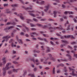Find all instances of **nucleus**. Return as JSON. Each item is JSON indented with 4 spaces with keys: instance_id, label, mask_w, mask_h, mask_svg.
I'll return each mask as SVG.
<instances>
[{
    "instance_id": "1",
    "label": "nucleus",
    "mask_w": 77,
    "mask_h": 77,
    "mask_svg": "<svg viewBox=\"0 0 77 77\" xmlns=\"http://www.w3.org/2000/svg\"><path fill=\"white\" fill-rule=\"evenodd\" d=\"M69 70L70 71H72V73H70V75H72V76H76L77 77V74H75L74 73L75 71V69H72L71 67H69Z\"/></svg>"
},
{
    "instance_id": "2",
    "label": "nucleus",
    "mask_w": 77,
    "mask_h": 77,
    "mask_svg": "<svg viewBox=\"0 0 77 77\" xmlns=\"http://www.w3.org/2000/svg\"><path fill=\"white\" fill-rule=\"evenodd\" d=\"M33 2H35L37 4H40V5H43L45 3V2L44 1L41 0H33Z\"/></svg>"
},
{
    "instance_id": "3",
    "label": "nucleus",
    "mask_w": 77,
    "mask_h": 77,
    "mask_svg": "<svg viewBox=\"0 0 77 77\" xmlns=\"http://www.w3.org/2000/svg\"><path fill=\"white\" fill-rule=\"evenodd\" d=\"M48 56L49 57H47V59L46 60H47L48 59H50L51 60H53L54 61H55V59L53 57H52V55L51 54H48Z\"/></svg>"
},
{
    "instance_id": "4",
    "label": "nucleus",
    "mask_w": 77,
    "mask_h": 77,
    "mask_svg": "<svg viewBox=\"0 0 77 77\" xmlns=\"http://www.w3.org/2000/svg\"><path fill=\"white\" fill-rule=\"evenodd\" d=\"M44 8L45 9L48 10L49 9V8H52V6H51V5L48 4V5L45 6Z\"/></svg>"
},
{
    "instance_id": "5",
    "label": "nucleus",
    "mask_w": 77,
    "mask_h": 77,
    "mask_svg": "<svg viewBox=\"0 0 77 77\" xmlns=\"http://www.w3.org/2000/svg\"><path fill=\"white\" fill-rule=\"evenodd\" d=\"M65 38H71L72 39H75V38L74 37L73 35H65L64 36Z\"/></svg>"
},
{
    "instance_id": "6",
    "label": "nucleus",
    "mask_w": 77,
    "mask_h": 77,
    "mask_svg": "<svg viewBox=\"0 0 77 77\" xmlns=\"http://www.w3.org/2000/svg\"><path fill=\"white\" fill-rule=\"evenodd\" d=\"M66 56L68 57V60H69L71 61V60H72V57H71V55L69 54H67L66 55Z\"/></svg>"
},
{
    "instance_id": "7",
    "label": "nucleus",
    "mask_w": 77,
    "mask_h": 77,
    "mask_svg": "<svg viewBox=\"0 0 77 77\" xmlns=\"http://www.w3.org/2000/svg\"><path fill=\"white\" fill-rule=\"evenodd\" d=\"M54 30H56V29H58V30H63V28H62V27H54Z\"/></svg>"
},
{
    "instance_id": "8",
    "label": "nucleus",
    "mask_w": 77,
    "mask_h": 77,
    "mask_svg": "<svg viewBox=\"0 0 77 77\" xmlns=\"http://www.w3.org/2000/svg\"><path fill=\"white\" fill-rule=\"evenodd\" d=\"M38 39H40V40H41V41H44V40L45 42H48V40H47L46 38L44 39V38H40V37H38Z\"/></svg>"
},
{
    "instance_id": "9",
    "label": "nucleus",
    "mask_w": 77,
    "mask_h": 77,
    "mask_svg": "<svg viewBox=\"0 0 77 77\" xmlns=\"http://www.w3.org/2000/svg\"><path fill=\"white\" fill-rule=\"evenodd\" d=\"M22 8H23L24 9H25L26 10H30V9H32V7L30 8V7H28L27 8H26L24 7V6H22Z\"/></svg>"
},
{
    "instance_id": "10",
    "label": "nucleus",
    "mask_w": 77,
    "mask_h": 77,
    "mask_svg": "<svg viewBox=\"0 0 77 77\" xmlns=\"http://www.w3.org/2000/svg\"><path fill=\"white\" fill-rule=\"evenodd\" d=\"M10 68V67H7V66H6L5 68H3V69L5 71H6V70H8Z\"/></svg>"
},
{
    "instance_id": "11",
    "label": "nucleus",
    "mask_w": 77,
    "mask_h": 77,
    "mask_svg": "<svg viewBox=\"0 0 77 77\" xmlns=\"http://www.w3.org/2000/svg\"><path fill=\"white\" fill-rule=\"evenodd\" d=\"M18 41L19 42V43L20 44H23V42L22 40L21 39H19Z\"/></svg>"
},
{
    "instance_id": "12",
    "label": "nucleus",
    "mask_w": 77,
    "mask_h": 77,
    "mask_svg": "<svg viewBox=\"0 0 77 77\" xmlns=\"http://www.w3.org/2000/svg\"><path fill=\"white\" fill-rule=\"evenodd\" d=\"M47 50L46 51V53H48L50 51V49L49 47H47Z\"/></svg>"
},
{
    "instance_id": "13",
    "label": "nucleus",
    "mask_w": 77,
    "mask_h": 77,
    "mask_svg": "<svg viewBox=\"0 0 77 77\" xmlns=\"http://www.w3.org/2000/svg\"><path fill=\"white\" fill-rule=\"evenodd\" d=\"M14 26H11L8 27L7 28V29H8V30H9V29L11 30V29H14Z\"/></svg>"
},
{
    "instance_id": "14",
    "label": "nucleus",
    "mask_w": 77,
    "mask_h": 77,
    "mask_svg": "<svg viewBox=\"0 0 77 77\" xmlns=\"http://www.w3.org/2000/svg\"><path fill=\"white\" fill-rule=\"evenodd\" d=\"M3 63L4 65H5V64L6 63V60H5V58H3Z\"/></svg>"
},
{
    "instance_id": "15",
    "label": "nucleus",
    "mask_w": 77,
    "mask_h": 77,
    "mask_svg": "<svg viewBox=\"0 0 77 77\" xmlns=\"http://www.w3.org/2000/svg\"><path fill=\"white\" fill-rule=\"evenodd\" d=\"M3 72L2 75L3 76H5L6 74V71L3 69Z\"/></svg>"
},
{
    "instance_id": "16",
    "label": "nucleus",
    "mask_w": 77,
    "mask_h": 77,
    "mask_svg": "<svg viewBox=\"0 0 77 77\" xmlns=\"http://www.w3.org/2000/svg\"><path fill=\"white\" fill-rule=\"evenodd\" d=\"M11 38V36L8 35L5 37H3V38H7L8 39H9V38Z\"/></svg>"
},
{
    "instance_id": "17",
    "label": "nucleus",
    "mask_w": 77,
    "mask_h": 77,
    "mask_svg": "<svg viewBox=\"0 0 77 77\" xmlns=\"http://www.w3.org/2000/svg\"><path fill=\"white\" fill-rule=\"evenodd\" d=\"M62 42L63 43H65L66 44H68V42H67L66 41H64L63 40H61Z\"/></svg>"
},
{
    "instance_id": "18",
    "label": "nucleus",
    "mask_w": 77,
    "mask_h": 77,
    "mask_svg": "<svg viewBox=\"0 0 77 77\" xmlns=\"http://www.w3.org/2000/svg\"><path fill=\"white\" fill-rule=\"evenodd\" d=\"M26 20V23L28 24H29V23H30V22H31V20L30 19H27Z\"/></svg>"
},
{
    "instance_id": "19",
    "label": "nucleus",
    "mask_w": 77,
    "mask_h": 77,
    "mask_svg": "<svg viewBox=\"0 0 77 77\" xmlns=\"http://www.w3.org/2000/svg\"><path fill=\"white\" fill-rule=\"evenodd\" d=\"M36 26H38L39 27H43V25L42 24H40L39 23H36Z\"/></svg>"
},
{
    "instance_id": "20",
    "label": "nucleus",
    "mask_w": 77,
    "mask_h": 77,
    "mask_svg": "<svg viewBox=\"0 0 77 77\" xmlns=\"http://www.w3.org/2000/svg\"><path fill=\"white\" fill-rule=\"evenodd\" d=\"M70 25H69L67 26V30H70L71 29L70 28Z\"/></svg>"
},
{
    "instance_id": "21",
    "label": "nucleus",
    "mask_w": 77,
    "mask_h": 77,
    "mask_svg": "<svg viewBox=\"0 0 77 77\" xmlns=\"http://www.w3.org/2000/svg\"><path fill=\"white\" fill-rule=\"evenodd\" d=\"M31 34H32V35H36V36H38V35H39V34H37L36 33V32H32L31 33Z\"/></svg>"
},
{
    "instance_id": "22",
    "label": "nucleus",
    "mask_w": 77,
    "mask_h": 77,
    "mask_svg": "<svg viewBox=\"0 0 77 77\" xmlns=\"http://www.w3.org/2000/svg\"><path fill=\"white\" fill-rule=\"evenodd\" d=\"M61 60L63 62H67L68 61V59H61Z\"/></svg>"
},
{
    "instance_id": "23",
    "label": "nucleus",
    "mask_w": 77,
    "mask_h": 77,
    "mask_svg": "<svg viewBox=\"0 0 77 77\" xmlns=\"http://www.w3.org/2000/svg\"><path fill=\"white\" fill-rule=\"evenodd\" d=\"M22 25L23 26H24V27H25V29L27 30V31H29V29L27 27H26V26H25V25L24 24H22Z\"/></svg>"
},
{
    "instance_id": "24",
    "label": "nucleus",
    "mask_w": 77,
    "mask_h": 77,
    "mask_svg": "<svg viewBox=\"0 0 77 77\" xmlns=\"http://www.w3.org/2000/svg\"><path fill=\"white\" fill-rule=\"evenodd\" d=\"M11 6L13 8H15V7H17V6H18V5L17 4H14L12 5Z\"/></svg>"
},
{
    "instance_id": "25",
    "label": "nucleus",
    "mask_w": 77,
    "mask_h": 77,
    "mask_svg": "<svg viewBox=\"0 0 77 77\" xmlns=\"http://www.w3.org/2000/svg\"><path fill=\"white\" fill-rule=\"evenodd\" d=\"M42 28H43V29H45L46 28H48V26L45 25H44V26H43H43H42Z\"/></svg>"
},
{
    "instance_id": "26",
    "label": "nucleus",
    "mask_w": 77,
    "mask_h": 77,
    "mask_svg": "<svg viewBox=\"0 0 77 77\" xmlns=\"http://www.w3.org/2000/svg\"><path fill=\"white\" fill-rule=\"evenodd\" d=\"M20 19H21V20H23L24 19V17L23 16V15L22 14L20 16Z\"/></svg>"
},
{
    "instance_id": "27",
    "label": "nucleus",
    "mask_w": 77,
    "mask_h": 77,
    "mask_svg": "<svg viewBox=\"0 0 77 77\" xmlns=\"http://www.w3.org/2000/svg\"><path fill=\"white\" fill-rule=\"evenodd\" d=\"M12 72H13V71H12V70H10L8 72V73L9 74H11Z\"/></svg>"
},
{
    "instance_id": "28",
    "label": "nucleus",
    "mask_w": 77,
    "mask_h": 77,
    "mask_svg": "<svg viewBox=\"0 0 77 77\" xmlns=\"http://www.w3.org/2000/svg\"><path fill=\"white\" fill-rule=\"evenodd\" d=\"M27 74V71H25L24 72V73L23 75V77H25V75Z\"/></svg>"
},
{
    "instance_id": "29",
    "label": "nucleus",
    "mask_w": 77,
    "mask_h": 77,
    "mask_svg": "<svg viewBox=\"0 0 77 77\" xmlns=\"http://www.w3.org/2000/svg\"><path fill=\"white\" fill-rule=\"evenodd\" d=\"M34 53H40V51H36V50H35L34 51Z\"/></svg>"
},
{
    "instance_id": "30",
    "label": "nucleus",
    "mask_w": 77,
    "mask_h": 77,
    "mask_svg": "<svg viewBox=\"0 0 77 77\" xmlns=\"http://www.w3.org/2000/svg\"><path fill=\"white\" fill-rule=\"evenodd\" d=\"M30 25H31V27H35L36 26V25L32 23H30Z\"/></svg>"
},
{
    "instance_id": "31",
    "label": "nucleus",
    "mask_w": 77,
    "mask_h": 77,
    "mask_svg": "<svg viewBox=\"0 0 77 77\" xmlns=\"http://www.w3.org/2000/svg\"><path fill=\"white\" fill-rule=\"evenodd\" d=\"M18 69H13V72H18L17 71H18Z\"/></svg>"
},
{
    "instance_id": "32",
    "label": "nucleus",
    "mask_w": 77,
    "mask_h": 77,
    "mask_svg": "<svg viewBox=\"0 0 77 77\" xmlns=\"http://www.w3.org/2000/svg\"><path fill=\"white\" fill-rule=\"evenodd\" d=\"M73 48H74V51H77V49H76V48H77V46H75Z\"/></svg>"
},
{
    "instance_id": "33",
    "label": "nucleus",
    "mask_w": 77,
    "mask_h": 77,
    "mask_svg": "<svg viewBox=\"0 0 77 77\" xmlns=\"http://www.w3.org/2000/svg\"><path fill=\"white\" fill-rule=\"evenodd\" d=\"M41 48H42L41 50H42V51H45V48H44V46H41Z\"/></svg>"
},
{
    "instance_id": "34",
    "label": "nucleus",
    "mask_w": 77,
    "mask_h": 77,
    "mask_svg": "<svg viewBox=\"0 0 77 77\" xmlns=\"http://www.w3.org/2000/svg\"><path fill=\"white\" fill-rule=\"evenodd\" d=\"M43 35L45 37H46V38H48V37H49V36L48 35H47V34H43Z\"/></svg>"
},
{
    "instance_id": "35",
    "label": "nucleus",
    "mask_w": 77,
    "mask_h": 77,
    "mask_svg": "<svg viewBox=\"0 0 77 77\" xmlns=\"http://www.w3.org/2000/svg\"><path fill=\"white\" fill-rule=\"evenodd\" d=\"M62 7L63 8V9H65L66 8V6L63 4H62Z\"/></svg>"
},
{
    "instance_id": "36",
    "label": "nucleus",
    "mask_w": 77,
    "mask_h": 77,
    "mask_svg": "<svg viewBox=\"0 0 77 77\" xmlns=\"http://www.w3.org/2000/svg\"><path fill=\"white\" fill-rule=\"evenodd\" d=\"M69 14H74V13L72 11H68Z\"/></svg>"
},
{
    "instance_id": "37",
    "label": "nucleus",
    "mask_w": 77,
    "mask_h": 77,
    "mask_svg": "<svg viewBox=\"0 0 77 77\" xmlns=\"http://www.w3.org/2000/svg\"><path fill=\"white\" fill-rule=\"evenodd\" d=\"M17 46V45L14 44V43L12 42V47H14Z\"/></svg>"
},
{
    "instance_id": "38",
    "label": "nucleus",
    "mask_w": 77,
    "mask_h": 77,
    "mask_svg": "<svg viewBox=\"0 0 77 77\" xmlns=\"http://www.w3.org/2000/svg\"><path fill=\"white\" fill-rule=\"evenodd\" d=\"M29 14L30 15H31V16H33V17H35V15L34 14L29 13Z\"/></svg>"
},
{
    "instance_id": "39",
    "label": "nucleus",
    "mask_w": 77,
    "mask_h": 77,
    "mask_svg": "<svg viewBox=\"0 0 77 77\" xmlns=\"http://www.w3.org/2000/svg\"><path fill=\"white\" fill-rule=\"evenodd\" d=\"M13 63H14V64H18V62L16 61H13Z\"/></svg>"
},
{
    "instance_id": "40",
    "label": "nucleus",
    "mask_w": 77,
    "mask_h": 77,
    "mask_svg": "<svg viewBox=\"0 0 77 77\" xmlns=\"http://www.w3.org/2000/svg\"><path fill=\"white\" fill-rule=\"evenodd\" d=\"M33 20L34 21H35L36 22H38V20L35 18H33Z\"/></svg>"
},
{
    "instance_id": "41",
    "label": "nucleus",
    "mask_w": 77,
    "mask_h": 77,
    "mask_svg": "<svg viewBox=\"0 0 77 77\" xmlns=\"http://www.w3.org/2000/svg\"><path fill=\"white\" fill-rule=\"evenodd\" d=\"M73 57H75L76 58H77V54H76L75 53L73 54Z\"/></svg>"
},
{
    "instance_id": "42",
    "label": "nucleus",
    "mask_w": 77,
    "mask_h": 77,
    "mask_svg": "<svg viewBox=\"0 0 77 77\" xmlns=\"http://www.w3.org/2000/svg\"><path fill=\"white\" fill-rule=\"evenodd\" d=\"M28 12H29L30 13H34L35 12V11L33 10L32 11H28Z\"/></svg>"
},
{
    "instance_id": "43",
    "label": "nucleus",
    "mask_w": 77,
    "mask_h": 77,
    "mask_svg": "<svg viewBox=\"0 0 77 77\" xmlns=\"http://www.w3.org/2000/svg\"><path fill=\"white\" fill-rule=\"evenodd\" d=\"M28 75L29 76H31V77H33L34 76H35L34 74H29Z\"/></svg>"
},
{
    "instance_id": "44",
    "label": "nucleus",
    "mask_w": 77,
    "mask_h": 77,
    "mask_svg": "<svg viewBox=\"0 0 77 77\" xmlns=\"http://www.w3.org/2000/svg\"><path fill=\"white\" fill-rule=\"evenodd\" d=\"M49 30H53V29H54V27L52 26L49 27Z\"/></svg>"
},
{
    "instance_id": "45",
    "label": "nucleus",
    "mask_w": 77,
    "mask_h": 77,
    "mask_svg": "<svg viewBox=\"0 0 77 77\" xmlns=\"http://www.w3.org/2000/svg\"><path fill=\"white\" fill-rule=\"evenodd\" d=\"M65 35H64L63 36H61L60 37V38L61 39H64V38H65Z\"/></svg>"
},
{
    "instance_id": "46",
    "label": "nucleus",
    "mask_w": 77,
    "mask_h": 77,
    "mask_svg": "<svg viewBox=\"0 0 77 77\" xmlns=\"http://www.w3.org/2000/svg\"><path fill=\"white\" fill-rule=\"evenodd\" d=\"M47 19L45 18L43 19H42L40 20V21H45Z\"/></svg>"
},
{
    "instance_id": "47",
    "label": "nucleus",
    "mask_w": 77,
    "mask_h": 77,
    "mask_svg": "<svg viewBox=\"0 0 77 77\" xmlns=\"http://www.w3.org/2000/svg\"><path fill=\"white\" fill-rule=\"evenodd\" d=\"M68 48H69L70 50H72V48L71 46L68 45L67 47Z\"/></svg>"
},
{
    "instance_id": "48",
    "label": "nucleus",
    "mask_w": 77,
    "mask_h": 77,
    "mask_svg": "<svg viewBox=\"0 0 77 77\" xmlns=\"http://www.w3.org/2000/svg\"><path fill=\"white\" fill-rule=\"evenodd\" d=\"M48 20V21H54V20L53 19H50V18Z\"/></svg>"
},
{
    "instance_id": "49",
    "label": "nucleus",
    "mask_w": 77,
    "mask_h": 77,
    "mask_svg": "<svg viewBox=\"0 0 77 77\" xmlns=\"http://www.w3.org/2000/svg\"><path fill=\"white\" fill-rule=\"evenodd\" d=\"M53 74H55V67H54L53 69Z\"/></svg>"
},
{
    "instance_id": "50",
    "label": "nucleus",
    "mask_w": 77,
    "mask_h": 77,
    "mask_svg": "<svg viewBox=\"0 0 77 77\" xmlns=\"http://www.w3.org/2000/svg\"><path fill=\"white\" fill-rule=\"evenodd\" d=\"M5 30V32L6 33L8 32V28H5L4 29Z\"/></svg>"
},
{
    "instance_id": "51",
    "label": "nucleus",
    "mask_w": 77,
    "mask_h": 77,
    "mask_svg": "<svg viewBox=\"0 0 77 77\" xmlns=\"http://www.w3.org/2000/svg\"><path fill=\"white\" fill-rule=\"evenodd\" d=\"M60 65L61 66L63 67L64 66V65L63 63L60 64Z\"/></svg>"
},
{
    "instance_id": "52",
    "label": "nucleus",
    "mask_w": 77,
    "mask_h": 77,
    "mask_svg": "<svg viewBox=\"0 0 77 77\" xmlns=\"http://www.w3.org/2000/svg\"><path fill=\"white\" fill-rule=\"evenodd\" d=\"M73 20L74 21V22L76 23H77V20H76L75 19V18H73Z\"/></svg>"
},
{
    "instance_id": "53",
    "label": "nucleus",
    "mask_w": 77,
    "mask_h": 77,
    "mask_svg": "<svg viewBox=\"0 0 77 77\" xmlns=\"http://www.w3.org/2000/svg\"><path fill=\"white\" fill-rule=\"evenodd\" d=\"M30 60H31V61H33V62H34V63L35 62V59H34L33 58L31 59H30Z\"/></svg>"
},
{
    "instance_id": "54",
    "label": "nucleus",
    "mask_w": 77,
    "mask_h": 77,
    "mask_svg": "<svg viewBox=\"0 0 77 77\" xmlns=\"http://www.w3.org/2000/svg\"><path fill=\"white\" fill-rule=\"evenodd\" d=\"M71 29L72 31H74V27H73V26H72L71 27Z\"/></svg>"
},
{
    "instance_id": "55",
    "label": "nucleus",
    "mask_w": 77,
    "mask_h": 77,
    "mask_svg": "<svg viewBox=\"0 0 77 77\" xmlns=\"http://www.w3.org/2000/svg\"><path fill=\"white\" fill-rule=\"evenodd\" d=\"M36 70H37V68H36V67H35L34 69V71L36 72Z\"/></svg>"
},
{
    "instance_id": "56",
    "label": "nucleus",
    "mask_w": 77,
    "mask_h": 77,
    "mask_svg": "<svg viewBox=\"0 0 77 77\" xmlns=\"http://www.w3.org/2000/svg\"><path fill=\"white\" fill-rule=\"evenodd\" d=\"M11 36L12 37H14V33L12 32L11 33Z\"/></svg>"
},
{
    "instance_id": "57",
    "label": "nucleus",
    "mask_w": 77,
    "mask_h": 77,
    "mask_svg": "<svg viewBox=\"0 0 77 77\" xmlns=\"http://www.w3.org/2000/svg\"><path fill=\"white\" fill-rule=\"evenodd\" d=\"M70 2H69L68 1H67L66 2H63L64 4H66V3H69Z\"/></svg>"
},
{
    "instance_id": "58",
    "label": "nucleus",
    "mask_w": 77,
    "mask_h": 77,
    "mask_svg": "<svg viewBox=\"0 0 77 77\" xmlns=\"http://www.w3.org/2000/svg\"><path fill=\"white\" fill-rule=\"evenodd\" d=\"M9 65H11V63H7L6 64V66L8 67V66H9Z\"/></svg>"
},
{
    "instance_id": "59",
    "label": "nucleus",
    "mask_w": 77,
    "mask_h": 77,
    "mask_svg": "<svg viewBox=\"0 0 77 77\" xmlns=\"http://www.w3.org/2000/svg\"><path fill=\"white\" fill-rule=\"evenodd\" d=\"M31 30L32 31H35V30H36V29L35 28H32Z\"/></svg>"
},
{
    "instance_id": "60",
    "label": "nucleus",
    "mask_w": 77,
    "mask_h": 77,
    "mask_svg": "<svg viewBox=\"0 0 77 77\" xmlns=\"http://www.w3.org/2000/svg\"><path fill=\"white\" fill-rule=\"evenodd\" d=\"M48 9H45L44 10V11L45 12H47V11H48Z\"/></svg>"
},
{
    "instance_id": "61",
    "label": "nucleus",
    "mask_w": 77,
    "mask_h": 77,
    "mask_svg": "<svg viewBox=\"0 0 77 77\" xmlns=\"http://www.w3.org/2000/svg\"><path fill=\"white\" fill-rule=\"evenodd\" d=\"M57 12L56 11H54V15H56L57 14Z\"/></svg>"
},
{
    "instance_id": "62",
    "label": "nucleus",
    "mask_w": 77,
    "mask_h": 77,
    "mask_svg": "<svg viewBox=\"0 0 77 77\" xmlns=\"http://www.w3.org/2000/svg\"><path fill=\"white\" fill-rule=\"evenodd\" d=\"M71 53H73V54H74V53H75V51L74 50H72L71 51Z\"/></svg>"
},
{
    "instance_id": "63",
    "label": "nucleus",
    "mask_w": 77,
    "mask_h": 77,
    "mask_svg": "<svg viewBox=\"0 0 77 77\" xmlns=\"http://www.w3.org/2000/svg\"><path fill=\"white\" fill-rule=\"evenodd\" d=\"M56 35L57 36H61V35H60L58 33H56Z\"/></svg>"
},
{
    "instance_id": "64",
    "label": "nucleus",
    "mask_w": 77,
    "mask_h": 77,
    "mask_svg": "<svg viewBox=\"0 0 77 77\" xmlns=\"http://www.w3.org/2000/svg\"><path fill=\"white\" fill-rule=\"evenodd\" d=\"M20 35H24V33L22 32L20 33Z\"/></svg>"
}]
</instances>
